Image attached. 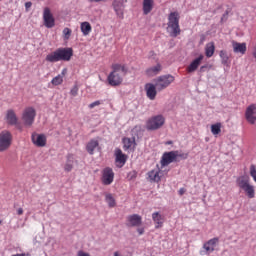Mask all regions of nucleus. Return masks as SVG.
I'll use <instances>...</instances> for the list:
<instances>
[{
	"label": "nucleus",
	"mask_w": 256,
	"mask_h": 256,
	"mask_svg": "<svg viewBox=\"0 0 256 256\" xmlns=\"http://www.w3.org/2000/svg\"><path fill=\"white\" fill-rule=\"evenodd\" d=\"M179 19L181 16L179 12L174 11L168 15V27L172 30L170 32V37H179L181 35V28L179 27Z\"/></svg>",
	"instance_id": "obj_1"
},
{
	"label": "nucleus",
	"mask_w": 256,
	"mask_h": 256,
	"mask_svg": "<svg viewBox=\"0 0 256 256\" xmlns=\"http://www.w3.org/2000/svg\"><path fill=\"white\" fill-rule=\"evenodd\" d=\"M236 183L240 189L247 195L248 199L255 198V186L251 185L249 176H240L237 178Z\"/></svg>",
	"instance_id": "obj_2"
},
{
	"label": "nucleus",
	"mask_w": 256,
	"mask_h": 256,
	"mask_svg": "<svg viewBox=\"0 0 256 256\" xmlns=\"http://www.w3.org/2000/svg\"><path fill=\"white\" fill-rule=\"evenodd\" d=\"M165 125V117L159 114L151 117L146 122L147 131H157V129H161Z\"/></svg>",
	"instance_id": "obj_3"
},
{
	"label": "nucleus",
	"mask_w": 256,
	"mask_h": 256,
	"mask_svg": "<svg viewBox=\"0 0 256 256\" xmlns=\"http://www.w3.org/2000/svg\"><path fill=\"white\" fill-rule=\"evenodd\" d=\"M173 81H175V77L173 75H162L155 80V87L157 91H163L164 89H167V87H169Z\"/></svg>",
	"instance_id": "obj_4"
},
{
	"label": "nucleus",
	"mask_w": 256,
	"mask_h": 256,
	"mask_svg": "<svg viewBox=\"0 0 256 256\" xmlns=\"http://www.w3.org/2000/svg\"><path fill=\"white\" fill-rule=\"evenodd\" d=\"M179 151L164 152L160 160L161 167H167L171 163H179Z\"/></svg>",
	"instance_id": "obj_5"
},
{
	"label": "nucleus",
	"mask_w": 256,
	"mask_h": 256,
	"mask_svg": "<svg viewBox=\"0 0 256 256\" xmlns=\"http://www.w3.org/2000/svg\"><path fill=\"white\" fill-rule=\"evenodd\" d=\"M37 116V111L35 108L28 107L24 110L22 114V121L24 122L25 127H31L35 123V117Z\"/></svg>",
	"instance_id": "obj_6"
},
{
	"label": "nucleus",
	"mask_w": 256,
	"mask_h": 256,
	"mask_svg": "<svg viewBox=\"0 0 256 256\" xmlns=\"http://www.w3.org/2000/svg\"><path fill=\"white\" fill-rule=\"evenodd\" d=\"M13 135L11 132L5 130L0 133V152L7 151L11 147Z\"/></svg>",
	"instance_id": "obj_7"
},
{
	"label": "nucleus",
	"mask_w": 256,
	"mask_h": 256,
	"mask_svg": "<svg viewBox=\"0 0 256 256\" xmlns=\"http://www.w3.org/2000/svg\"><path fill=\"white\" fill-rule=\"evenodd\" d=\"M43 21L47 29H53L55 27V17H53L49 7L44 8Z\"/></svg>",
	"instance_id": "obj_8"
},
{
	"label": "nucleus",
	"mask_w": 256,
	"mask_h": 256,
	"mask_svg": "<svg viewBox=\"0 0 256 256\" xmlns=\"http://www.w3.org/2000/svg\"><path fill=\"white\" fill-rule=\"evenodd\" d=\"M246 121L250 125H255L256 123V104H251L246 108L245 112Z\"/></svg>",
	"instance_id": "obj_9"
},
{
	"label": "nucleus",
	"mask_w": 256,
	"mask_h": 256,
	"mask_svg": "<svg viewBox=\"0 0 256 256\" xmlns=\"http://www.w3.org/2000/svg\"><path fill=\"white\" fill-rule=\"evenodd\" d=\"M6 120L8 125L15 126L17 129L21 131V124L19 123V118H17V114L13 109H9L6 114Z\"/></svg>",
	"instance_id": "obj_10"
},
{
	"label": "nucleus",
	"mask_w": 256,
	"mask_h": 256,
	"mask_svg": "<svg viewBox=\"0 0 256 256\" xmlns=\"http://www.w3.org/2000/svg\"><path fill=\"white\" fill-rule=\"evenodd\" d=\"M108 83L111 85V87H119V85L123 83V76L115 71H112L108 75Z\"/></svg>",
	"instance_id": "obj_11"
},
{
	"label": "nucleus",
	"mask_w": 256,
	"mask_h": 256,
	"mask_svg": "<svg viewBox=\"0 0 256 256\" xmlns=\"http://www.w3.org/2000/svg\"><path fill=\"white\" fill-rule=\"evenodd\" d=\"M32 143L36 147H45L47 145V136L45 134L32 133L31 135Z\"/></svg>",
	"instance_id": "obj_12"
},
{
	"label": "nucleus",
	"mask_w": 256,
	"mask_h": 256,
	"mask_svg": "<svg viewBox=\"0 0 256 256\" xmlns=\"http://www.w3.org/2000/svg\"><path fill=\"white\" fill-rule=\"evenodd\" d=\"M57 51L60 61H71V57H73V48H58Z\"/></svg>",
	"instance_id": "obj_13"
},
{
	"label": "nucleus",
	"mask_w": 256,
	"mask_h": 256,
	"mask_svg": "<svg viewBox=\"0 0 256 256\" xmlns=\"http://www.w3.org/2000/svg\"><path fill=\"white\" fill-rule=\"evenodd\" d=\"M114 178H115V173L113 172V169H111L110 167H107L103 170L102 183L104 185H111V183H113Z\"/></svg>",
	"instance_id": "obj_14"
},
{
	"label": "nucleus",
	"mask_w": 256,
	"mask_h": 256,
	"mask_svg": "<svg viewBox=\"0 0 256 256\" xmlns=\"http://www.w3.org/2000/svg\"><path fill=\"white\" fill-rule=\"evenodd\" d=\"M112 7L119 19H123V13L125 11V2L123 0H114Z\"/></svg>",
	"instance_id": "obj_15"
},
{
	"label": "nucleus",
	"mask_w": 256,
	"mask_h": 256,
	"mask_svg": "<svg viewBox=\"0 0 256 256\" xmlns=\"http://www.w3.org/2000/svg\"><path fill=\"white\" fill-rule=\"evenodd\" d=\"M143 220L139 214H132L127 217V227H141Z\"/></svg>",
	"instance_id": "obj_16"
},
{
	"label": "nucleus",
	"mask_w": 256,
	"mask_h": 256,
	"mask_svg": "<svg viewBox=\"0 0 256 256\" xmlns=\"http://www.w3.org/2000/svg\"><path fill=\"white\" fill-rule=\"evenodd\" d=\"M123 149L124 151H135V147L137 146V142H135V137L133 138H123Z\"/></svg>",
	"instance_id": "obj_17"
},
{
	"label": "nucleus",
	"mask_w": 256,
	"mask_h": 256,
	"mask_svg": "<svg viewBox=\"0 0 256 256\" xmlns=\"http://www.w3.org/2000/svg\"><path fill=\"white\" fill-rule=\"evenodd\" d=\"M205 59V56L203 54H200L199 57L194 59L190 65L187 67V72L188 73H195L196 69H199V65H201V61Z\"/></svg>",
	"instance_id": "obj_18"
},
{
	"label": "nucleus",
	"mask_w": 256,
	"mask_h": 256,
	"mask_svg": "<svg viewBox=\"0 0 256 256\" xmlns=\"http://www.w3.org/2000/svg\"><path fill=\"white\" fill-rule=\"evenodd\" d=\"M145 89L148 99L154 101L155 97H157V91H159L157 90V86H155V84L148 83L145 85Z\"/></svg>",
	"instance_id": "obj_19"
},
{
	"label": "nucleus",
	"mask_w": 256,
	"mask_h": 256,
	"mask_svg": "<svg viewBox=\"0 0 256 256\" xmlns=\"http://www.w3.org/2000/svg\"><path fill=\"white\" fill-rule=\"evenodd\" d=\"M115 161L116 163H119V167H123L125 163H127V154H124L123 151L120 148L115 149Z\"/></svg>",
	"instance_id": "obj_20"
},
{
	"label": "nucleus",
	"mask_w": 256,
	"mask_h": 256,
	"mask_svg": "<svg viewBox=\"0 0 256 256\" xmlns=\"http://www.w3.org/2000/svg\"><path fill=\"white\" fill-rule=\"evenodd\" d=\"M232 47L234 53H240V55H245L247 53V44L239 43L237 41H232Z\"/></svg>",
	"instance_id": "obj_21"
},
{
	"label": "nucleus",
	"mask_w": 256,
	"mask_h": 256,
	"mask_svg": "<svg viewBox=\"0 0 256 256\" xmlns=\"http://www.w3.org/2000/svg\"><path fill=\"white\" fill-rule=\"evenodd\" d=\"M73 165H75V156H73V154H68L66 156L64 171H66V173H71V171H73Z\"/></svg>",
	"instance_id": "obj_22"
},
{
	"label": "nucleus",
	"mask_w": 256,
	"mask_h": 256,
	"mask_svg": "<svg viewBox=\"0 0 256 256\" xmlns=\"http://www.w3.org/2000/svg\"><path fill=\"white\" fill-rule=\"evenodd\" d=\"M152 219L155 223V229H161V227H163L164 218L159 212H154L152 214Z\"/></svg>",
	"instance_id": "obj_23"
},
{
	"label": "nucleus",
	"mask_w": 256,
	"mask_h": 256,
	"mask_svg": "<svg viewBox=\"0 0 256 256\" xmlns=\"http://www.w3.org/2000/svg\"><path fill=\"white\" fill-rule=\"evenodd\" d=\"M219 243V238L215 237L210 240H208L206 243H204L203 247L205 251H215L216 245Z\"/></svg>",
	"instance_id": "obj_24"
},
{
	"label": "nucleus",
	"mask_w": 256,
	"mask_h": 256,
	"mask_svg": "<svg viewBox=\"0 0 256 256\" xmlns=\"http://www.w3.org/2000/svg\"><path fill=\"white\" fill-rule=\"evenodd\" d=\"M45 61H47V63H59L60 60L57 49L46 55Z\"/></svg>",
	"instance_id": "obj_25"
},
{
	"label": "nucleus",
	"mask_w": 256,
	"mask_h": 256,
	"mask_svg": "<svg viewBox=\"0 0 256 256\" xmlns=\"http://www.w3.org/2000/svg\"><path fill=\"white\" fill-rule=\"evenodd\" d=\"M99 147V141L97 140H90L86 145V151L89 155H93L95 153V149Z\"/></svg>",
	"instance_id": "obj_26"
},
{
	"label": "nucleus",
	"mask_w": 256,
	"mask_h": 256,
	"mask_svg": "<svg viewBox=\"0 0 256 256\" xmlns=\"http://www.w3.org/2000/svg\"><path fill=\"white\" fill-rule=\"evenodd\" d=\"M153 5H154L153 0H143V14L149 15V13L153 11Z\"/></svg>",
	"instance_id": "obj_27"
},
{
	"label": "nucleus",
	"mask_w": 256,
	"mask_h": 256,
	"mask_svg": "<svg viewBox=\"0 0 256 256\" xmlns=\"http://www.w3.org/2000/svg\"><path fill=\"white\" fill-rule=\"evenodd\" d=\"M67 75V68H64L61 74L54 77L51 81L52 85H61L63 83V77Z\"/></svg>",
	"instance_id": "obj_28"
},
{
	"label": "nucleus",
	"mask_w": 256,
	"mask_h": 256,
	"mask_svg": "<svg viewBox=\"0 0 256 256\" xmlns=\"http://www.w3.org/2000/svg\"><path fill=\"white\" fill-rule=\"evenodd\" d=\"M112 69L116 73L121 72L123 77H125V75H127L128 71H129V69L127 67H125V65H121V64H113Z\"/></svg>",
	"instance_id": "obj_29"
},
{
	"label": "nucleus",
	"mask_w": 256,
	"mask_h": 256,
	"mask_svg": "<svg viewBox=\"0 0 256 256\" xmlns=\"http://www.w3.org/2000/svg\"><path fill=\"white\" fill-rule=\"evenodd\" d=\"M219 56L221 58L222 65L225 67H229V65H231V62L229 61V54H227L225 50H221Z\"/></svg>",
	"instance_id": "obj_30"
},
{
	"label": "nucleus",
	"mask_w": 256,
	"mask_h": 256,
	"mask_svg": "<svg viewBox=\"0 0 256 256\" xmlns=\"http://www.w3.org/2000/svg\"><path fill=\"white\" fill-rule=\"evenodd\" d=\"M160 174H161L160 171L151 170L148 173V177H149V179H151V181H154V183H159V181H161Z\"/></svg>",
	"instance_id": "obj_31"
},
{
	"label": "nucleus",
	"mask_w": 256,
	"mask_h": 256,
	"mask_svg": "<svg viewBox=\"0 0 256 256\" xmlns=\"http://www.w3.org/2000/svg\"><path fill=\"white\" fill-rule=\"evenodd\" d=\"M214 54H215V43L213 42L208 43L205 48L206 57L210 58Z\"/></svg>",
	"instance_id": "obj_32"
},
{
	"label": "nucleus",
	"mask_w": 256,
	"mask_h": 256,
	"mask_svg": "<svg viewBox=\"0 0 256 256\" xmlns=\"http://www.w3.org/2000/svg\"><path fill=\"white\" fill-rule=\"evenodd\" d=\"M105 201L110 208H113L117 205V202L115 201V198L113 197V194H110V193L106 194Z\"/></svg>",
	"instance_id": "obj_33"
},
{
	"label": "nucleus",
	"mask_w": 256,
	"mask_h": 256,
	"mask_svg": "<svg viewBox=\"0 0 256 256\" xmlns=\"http://www.w3.org/2000/svg\"><path fill=\"white\" fill-rule=\"evenodd\" d=\"M161 71V64H157L146 70L147 75L153 76L157 75Z\"/></svg>",
	"instance_id": "obj_34"
},
{
	"label": "nucleus",
	"mask_w": 256,
	"mask_h": 256,
	"mask_svg": "<svg viewBox=\"0 0 256 256\" xmlns=\"http://www.w3.org/2000/svg\"><path fill=\"white\" fill-rule=\"evenodd\" d=\"M81 31L83 35H89V33H91V24L89 22H82Z\"/></svg>",
	"instance_id": "obj_35"
},
{
	"label": "nucleus",
	"mask_w": 256,
	"mask_h": 256,
	"mask_svg": "<svg viewBox=\"0 0 256 256\" xmlns=\"http://www.w3.org/2000/svg\"><path fill=\"white\" fill-rule=\"evenodd\" d=\"M211 133L213 135H219L221 133V123H216L211 126Z\"/></svg>",
	"instance_id": "obj_36"
},
{
	"label": "nucleus",
	"mask_w": 256,
	"mask_h": 256,
	"mask_svg": "<svg viewBox=\"0 0 256 256\" xmlns=\"http://www.w3.org/2000/svg\"><path fill=\"white\" fill-rule=\"evenodd\" d=\"M231 13V8H228L224 14L222 15L221 19H220V23L221 25H223V23H227V19H229V14Z\"/></svg>",
	"instance_id": "obj_37"
},
{
	"label": "nucleus",
	"mask_w": 256,
	"mask_h": 256,
	"mask_svg": "<svg viewBox=\"0 0 256 256\" xmlns=\"http://www.w3.org/2000/svg\"><path fill=\"white\" fill-rule=\"evenodd\" d=\"M250 176L253 178V181L256 183V166L254 164L250 166Z\"/></svg>",
	"instance_id": "obj_38"
},
{
	"label": "nucleus",
	"mask_w": 256,
	"mask_h": 256,
	"mask_svg": "<svg viewBox=\"0 0 256 256\" xmlns=\"http://www.w3.org/2000/svg\"><path fill=\"white\" fill-rule=\"evenodd\" d=\"M211 67H212L211 65L205 64V65L200 67L199 73H207V71L211 70Z\"/></svg>",
	"instance_id": "obj_39"
},
{
	"label": "nucleus",
	"mask_w": 256,
	"mask_h": 256,
	"mask_svg": "<svg viewBox=\"0 0 256 256\" xmlns=\"http://www.w3.org/2000/svg\"><path fill=\"white\" fill-rule=\"evenodd\" d=\"M71 29L70 28H64L63 30V35H64V39H69V37H71Z\"/></svg>",
	"instance_id": "obj_40"
},
{
	"label": "nucleus",
	"mask_w": 256,
	"mask_h": 256,
	"mask_svg": "<svg viewBox=\"0 0 256 256\" xmlns=\"http://www.w3.org/2000/svg\"><path fill=\"white\" fill-rule=\"evenodd\" d=\"M77 93H79V87H77V85H75V86H73V88L71 89L70 94H71L73 97H77Z\"/></svg>",
	"instance_id": "obj_41"
},
{
	"label": "nucleus",
	"mask_w": 256,
	"mask_h": 256,
	"mask_svg": "<svg viewBox=\"0 0 256 256\" xmlns=\"http://www.w3.org/2000/svg\"><path fill=\"white\" fill-rule=\"evenodd\" d=\"M128 179L129 181H133V179H137V171H132L128 173Z\"/></svg>",
	"instance_id": "obj_42"
},
{
	"label": "nucleus",
	"mask_w": 256,
	"mask_h": 256,
	"mask_svg": "<svg viewBox=\"0 0 256 256\" xmlns=\"http://www.w3.org/2000/svg\"><path fill=\"white\" fill-rule=\"evenodd\" d=\"M101 105V101L97 100L95 102H92L91 104H89V109H93L94 107H97Z\"/></svg>",
	"instance_id": "obj_43"
},
{
	"label": "nucleus",
	"mask_w": 256,
	"mask_h": 256,
	"mask_svg": "<svg viewBox=\"0 0 256 256\" xmlns=\"http://www.w3.org/2000/svg\"><path fill=\"white\" fill-rule=\"evenodd\" d=\"M179 157H180V159H187V157H189V155L188 154H185V153H179L178 152V159H179Z\"/></svg>",
	"instance_id": "obj_44"
},
{
	"label": "nucleus",
	"mask_w": 256,
	"mask_h": 256,
	"mask_svg": "<svg viewBox=\"0 0 256 256\" xmlns=\"http://www.w3.org/2000/svg\"><path fill=\"white\" fill-rule=\"evenodd\" d=\"M32 5H33L32 2H26V3H25L26 10L31 9Z\"/></svg>",
	"instance_id": "obj_45"
},
{
	"label": "nucleus",
	"mask_w": 256,
	"mask_h": 256,
	"mask_svg": "<svg viewBox=\"0 0 256 256\" xmlns=\"http://www.w3.org/2000/svg\"><path fill=\"white\" fill-rule=\"evenodd\" d=\"M78 256H91V255L87 252L79 251Z\"/></svg>",
	"instance_id": "obj_46"
},
{
	"label": "nucleus",
	"mask_w": 256,
	"mask_h": 256,
	"mask_svg": "<svg viewBox=\"0 0 256 256\" xmlns=\"http://www.w3.org/2000/svg\"><path fill=\"white\" fill-rule=\"evenodd\" d=\"M137 231L139 235H143V233H145V228H138Z\"/></svg>",
	"instance_id": "obj_47"
},
{
	"label": "nucleus",
	"mask_w": 256,
	"mask_h": 256,
	"mask_svg": "<svg viewBox=\"0 0 256 256\" xmlns=\"http://www.w3.org/2000/svg\"><path fill=\"white\" fill-rule=\"evenodd\" d=\"M185 191H186L185 188H180L178 193L179 195H185Z\"/></svg>",
	"instance_id": "obj_48"
},
{
	"label": "nucleus",
	"mask_w": 256,
	"mask_h": 256,
	"mask_svg": "<svg viewBox=\"0 0 256 256\" xmlns=\"http://www.w3.org/2000/svg\"><path fill=\"white\" fill-rule=\"evenodd\" d=\"M17 215H23V208H18Z\"/></svg>",
	"instance_id": "obj_49"
},
{
	"label": "nucleus",
	"mask_w": 256,
	"mask_h": 256,
	"mask_svg": "<svg viewBox=\"0 0 256 256\" xmlns=\"http://www.w3.org/2000/svg\"><path fill=\"white\" fill-rule=\"evenodd\" d=\"M12 256H26V254H25V253H22V254H14V255H12Z\"/></svg>",
	"instance_id": "obj_50"
},
{
	"label": "nucleus",
	"mask_w": 256,
	"mask_h": 256,
	"mask_svg": "<svg viewBox=\"0 0 256 256\" xmlns=\"http://www.w3.org/2000/svg\"><path fill=\"white\" fill-rule=\"evenodd\" d=\"M90 3H98V0H88Z\"/></svg>",
	"instance_id": "obj_51"
},
{
	"label": "nucleus",
	"mask_w": 256,
	"mask_h": 256,
	"mask_svg": "<svg viewBox=\"0 0 256 256\" xmlns=\"http://www.w3.org/2000/svg\"><path fill=\"white\" fill-rule=\"evenodd\" d=\"M155 55V51H150V57H153Z\"/></svg>",
	"instance_id": "obj_52"
},
{
	"label": "nucleus",
	"mask_w": 256,
	"mask_h": 256,
	"mask_svg": "<svg viewBox=\"0 0 256 256\" xmlns=\"http://www.w3.org/2000/svg\"><path fill=\"white\" fill-rule=\"evenodd\" d=\"M166 145H173V141L166 142Z\"/></svg>",
	"instance_id": "obj_53"
},
{
	"label": "nucleus",
	"mask_w": 256,
	"mask_h": 256,
	"mask_svg": "<svg viewBox=\"0 0 256 256\" xmlns=\"http://www.w3.org/2000/svg\"><path fill=\"white\" fill-rule=\"evenodd\" d=\"M114 256H119V252H114Z\"/></svg>",
	"instance_id": "obj_54"
},
{
	"label": "nucleus",
	"mask_w": 256,
	"mask_h": 256,
	"mask_svg": "<svg viewBox=\"0 0 256 256\" xmlns=\"http://www.w3.org/2000/svg\"><path fill=\"white\" fill-rule=\"evenodd\" d=\"M101 1H107V0H98V3H101Z\"/></svg>",
	"instance_id": "obj_55"
},
{
	"label": "nucleus",
	"mask_w": 256,
	"mask_h": 256,
	"mask_svg": "<svg viewBox=\"0 0 256 256\" xmlns=\"http://www.w3.org/2000/svg\"><path fill=\"white\" fill-rule=\"evenodd\" d=\"M213 13H217V10H214Z\"/></svg>",
	"instance_id": "obj_56"
},
{
	"label": "nucleus",
	"mask_w": 256,
	"mask_h": 256,
	"mask_svg": "<svg viewBox=\"0 0 256 256\" xmlns=\"http://www.w3.org/2000/svg\"><path fill=\"white\" fill-rule=\"evenodd\" d=\"M217 9H221V6H219Z\"/></svg>",
	"instance_id": "obj_57"
},
{
	"label": "nucleus",
	"mask_w": 256,
	"mask_h": 256,
	"mask_svg": "<svg viewBox=\"0 0 256 256\" xmlns=\"http://www.w3.org/2000/svg\"><path fill=\"white\" fill-rule=\"evenodd\" d=\"M0 225H1V220H0Z\"/></svg>",
	"instance_id": "obj_58"
}]
</instances>
